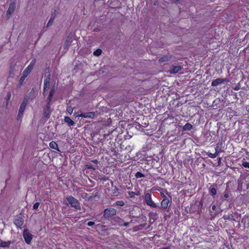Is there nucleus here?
<instances>
[{"label": "nucleus", "instance_id": "1", "mask_svg": "<svg viewBox=\"0 0 249 249\" xmlns=\"http://www.w3.org/2000/svg\"><path fill=\"white\" fill-rule=\"evenodd\" d=\"M67 200L68 203L71 205V206L72 207L75 208L77 209H80V203L78 201L74 198L72 196H70L67 197Z\"/></svg>", "mask_w": 249, "mask_h": 249}, {"label": "nucleus", "instance_id": "2", "mask_svg": "<svg viewBox=\"0 0 249 249\" xmlns=\"http://www.w3.org/2000/svg\"><path fill=\"white\" fill-rule=\"evenodd\" d=\"M116 214V211L113 208L106 209L104 211V215L105 218H108Z\"/></svg>", "mask_w": 249, "mask_h": 249}, {"label": "nucleus", "instance_id": "3", "mask_svg": "<svg viewBox=\"0 0 249 249\" xmlns=\"http://www.w3.org/2000/svg\"><path fill=\"white\" fill-rule=\"evenodd\" d=\"M23 236L26 243L29 244L32 239V235L28 230H24L23 232Z\"/></svg>", "mask_w": 249, "mask_h": 249}, {"label": "nucleus", "instance_id": "4", "mask_svg": "<svg viewBox=\"0 0 249 249\" xmlns=\"http://www.w3.org/2000/svg\"><path fill=\"white\" fill-rule=\"evenodd\" d=\"M144 198L145 201L148 205L151 207H155L156 206L154 202L152 200L151 195L150 193H146Z\"/></svg>", "mask_w": 249, "mask_h": 249}, {"label": "nucleus", "instance_id": "5", "mask_svg": "<svg viewBox=\"0 0 249 249\" xmlns=\"http://www.w3.org/2000/svg\"><path fill=\"white\" fill-rule=\"evenodd\" d=\"M36 63V59H33L29 65L25 69V70L23 71V73L29 75V74L31 72V71L33 69Z\"/></svg>", "mask_w": 249, "mask_h": 249}, {"label": "nucleus", "instance_id": "6", "mask_svg": "<svg viewBox=\"0 0 249 249\" xmlns=\"http://www.w3.org/2000/svg\"><path fill=\"white\" fill-rule=\"evenodd\" d=\"M58 11L57 10H55L52 13L50 19H49V20L47 24V27L51 26L53 24V22L55 18H56L57 15L58 14Z\"/></svg>", "mask_w": 249, "mask_h": 249}, {"label": "nucleus", "instance_id": "7", "mask_svg": "<svg viewBox=\"0 0 249 249\" xmlns=\"http://www.w3.org/2000/svg\"><path fill=\"white\" fill-rule=\"evenodd\" d=\"M16 4L15 2H12L10 4L9 8L7 11V16L9 18L15 11Z\"/></svg>", "mask_w": 249, "mask_h": 249}, {"label": "nucleus", "instance_id": "8", "mask_svg": "<svg viewBox=\"0 0 249 249\" xmlns=\"http://www.w3.org/2000/svg\"><path fill=\"white\" fill-rule=\"evenodd\" d=\"M49 102H50L48 103L46 107L44 109V116L47 119L50 118L51 113V110Z\"/></svg>", "mask_w": 249, "mask_h": 249}, {"label": "nucleus", "instance_id": "9", "mask_svg": "<svg viewBox=\"0 0 249 249\" xmlns=\"http://www.w3.org/2000/svg\"><path fill=\"white\" fill-rule=\"evenodd\" d=\"M14 224L16 225L17 228H21L23 224V219L20 217H17L14 220Z\"/></svg>", "mask_w": 249, "mask_h": 249}, {"label": "nucleus", "instance_id": "10", "mask_svg": "<svg viewBox=\"0 0 249 249\" xmlns=\"http://www.w3.org/2000/svg\"><path fill=\"white\" fill-rule=\"evenodd\" d=\"M50 78L49 77H47L44 80V89H43V94H45L46 91H47L50 87Z\"/></svg>", "mask_w": 249, "mask_h": 249}, {"label": "nucleus", "instance_id": "11", "mask_svg": "<svg viewBox=\"0 0 249 249\" xmlns=\"http://www.w3.org/2000/svg\"><path fill=\"white\" fill-rule=\"evenodd\" d=\"M26 107V103L25 101H23L20 106L18 113V118H20L22 116L23 112L25 109Z\"/></svg>", "mask_w": 249, "mask_h": 249}, {"label": "nucleus", "instance_id": "12", "mask_svg": "<svg viewBox=\"0 0 249 249\" xmlns=\"http://www.w3.org/2000/svg\"><path fill=\"white\" fill-rule=\"evenodd\" d=\"M226 81L225 79L223 78H217L212 82L211 85L213 87L217 86V85L223 83L224 82Z\"/></svg>", "mask_w": 249, "mask_h": 249}, {"label": "nucleus", "instance_id": "13", "mask_svg": "<svg viewBox=\"0 0 249 249\" xmlns=\"http://www.w3.org/2000/svg\"><path fill=\"white\" fill-rule=\"evenodd\" d=\"M182 69V67L180 66H173L170 70L169 72L170 73H176Z\"/></svg>", "mask_w": 249, "mask_h": 249}, {"label": "nucleus", "instance_id": "14", "mask_svg": "<svg viewBox=\"0 0 249 249\" xmlns=\"http://www.w3.org/2000/svg\"><path fill=\"white\" fill-rule=\"evenodd\" d=\"M72 43V38L71 37H67L64 44V47L65 49H68L69 47L71 45V43Z\"/></svg>", "mask_w": 249, "mask_h": 249}, {"label": "nucleus", "instance_id": "15", "mask_svg": "<svg viewBox=\"0 0 249 249\" xmlns=\"http://www.w3.org/2000/svg\"><path fill=\"white\" fill-rule=\"evenodd\" d=\"M169 203V199L166 198H163L161 202V206L163 209H166L168 207Z\"/></svg>", "mask_w": 249, "mask_h": 249}, {"label": "nucleus", "instance_id": "16", "mask_svg": "<svg viewBox=\"0 0 249 249\" xmlns=\"http://www.w3.org/2000/svg\"><path fill=\"white\" fill-rule=\"evenodd\" d=\"M157 190H158L160 192V196L163 198H166V195H167L168 193L166 190H164L160 188L159 189L157 188Z\"/></svg>", "mask_w": 249, "mask_h": 249}, {"label": "nucleus", "instance_id": "17", "mask_svg": "<svg viewBox=\"0 0 249 249\" xmlns=\"http://www.w3.org/2000/svg\"><path fill=\"white\" fill-rule=\"evenodd\" d=\"M65 122L68 123L70 126H72L74 125V122L69 117H65L64 118Z\"/></svg>", "mask_w": 249, "mask_h": 249}, {"label": "nucleus", "instance_id": "18", "mask_svg": "<svg viewBox=\"0 0 249 249\" xmlns=\"http://www.w3.org/2000/svg\"><path fill=\"white\" fill-rule=\"evenodd\" d=\"M193 128V125L189 123L186 124L183 127V131H189L191 130Z\"/></svg>", "mask_w": 249, "mask_h": 249}, {"label": "nucleus", "instance_id": "19", "mask_svg": "<svg viewBox=\"0 0 249 249\" xmlns=\"http://www.w3.org/2000/svg\"><path fill=\"white\" fill-rule=\"evenodd\" d=\"M170 59V57L168 55H164V56L160 58L159 60L160 62L162 63L168 61Z\"/></svg>", "mask_w": 249, "mask_h": 249}, {"label": "nucleus", "instance_id": "20", "mask_svg": "<svg viewBox=\"0 0 249 249\" xmlns=\"http://www.w3.org/2000/svg\"><path fill=\"white\" fill-rule=\"evenodd\" d=\"M54 91H55V87L53 86L52 87L50 92V94H49V97L48 98V101L49 102H50L51 99H52V98L54 93Z\"/></svg>", "mask_w": 249, "mask_h": 249}, {"label": "nucleus", "instance_id": "21", "mask_svg": "<svg viewBox=\"0 0 249 249\" xmlns=\"http://www.w3.org/2000/svg\"><path fill=\"white\" fill-rule=\"evenodd\" d=\"M49 145H50V147L51 148H53V149H55V150H58V149L57 144L55 142H54L53 141L51 142L50 143Z\"/></svg>", "mask_w": 249, "mask_h": 249}, {"label": "nucleus", "instance_id": "22", "mask_svg": "<svg viewBox=\"0 0 249 249\" xmlns=\"http://www.w3.org/2000/svg\"><path fill=\"white\" fill-rule=\"evenodd\" d=\"M10 244V242L9 241L5 242V241H0V247H8L9 246Z\"/></svg>", "mask_w": 249, "mask_h": 249}, {"label": "nucleus", "instance_id": "23", "mask_svg": "<svg viewBox=\"0 0 249 249\" xmlns=\"http://www.w3.org/2000/svg\"><path fill=\"white\" fill-rule=\"evenodd\" d=\"M223 218L225 219V220H232V221H234L235 219H234L233 218V216L232 214H230V215H224L223 216Z\"/></svg>", "mask_w": 249, "mask_h": 249}, {"label": "nucleus", "instance_id": "24", "mask_svg": "<svg viewBox=\"0 0 249 249\" xmlns=\"http://www.w3.org/2000/svg\"><path fill=\"white\" fill-rule=\"evenodd\" d=\"M28 75L24 73L23 72L22 73V76L21 77L20 80H19V83L20 85H22L23 84V83L24 82L25 78L27 77Z\"/></svg>", "mask_w": 249, "mask_h": 249}, {"label": "nucleus", "instance_id": "25", "mask_svg": "<svg viewBox=\"0 0 249 249\" xmlns=\"http://www.w3.org/2000/svg\"><path fill=\"white\" fill-rule=\"evenodd\" d=\"M86 118H93L94 116V113L93 112H89L85 113Z\"/></svg>", "mask_w": 249, "mask_h": 249}, {"label": "nucleus", "instance_id": "26", "mask_svg": "<svg viewBox=\"0 0 249 249\" xmlns=\"http://www.w3.org/2000/svg\"><path fill=\"white\" fill-rule=\"evenodd\" d=\"M209 190H210V192L211 194L213 196L216 194L217 191H216V189L215 188L210 187Z\"/></svg>", "mask_w": 249, "mask_h": 249}, {"label": "nucleus", "instance_id": "27", "mask_svg": "<svg viewBox=\"0 0 249 249\" xmlns=\"http://www.w3.org/2000/svg\"><path fill=\"white\" fill-rule=\"evenodd\" d=\"M102 52V50L98 49L93 52V54L95 56H99L101 54Z\"/></svg>", "mask_w": 249, "mask_h": 249}, {"label": "nucleus", "instance_id": "28", "mask_svg": "<svg viewBox=\"0 0 249 249\" xmlns=\"http://www.w3.org/2000/svg\"><path fill=\"white\" fill-rule=\"evenodd\" d=\"M209 157L211 158H215L217 156V153H214L213 154H212L211 153H208L207 154Z\"/></svg>", "mask_w": 249, "mask_h": 249}, {"label": "nucleus", "instance_id": "29", "mask_svg": "<svg viewBox=\"0 0 249 249\" xmlns=\"http://www.w3.org/2000/svg\"><path fill=\"white\" fill-rule=\"evenodd\" d=\"M73 108L71 107H68L67 108V111L70 114H71L73 112Z\"/></svg>", "mask_w": 249, "mask_h": 249}, {"label": "nucleus", "instance_id": "30", "mask_svg": "<svg viewBox=\"0 0 249 249\" xmlns=\"http://www.w3.org/2000/svg\"><path fill=\"white\" fill-rule=\"evenodd\" d=\"M242 164L244 167L249 168V162L243 161Z\"/></svg>", "mask_w": 249, "mask_h": 249}, {"label": "nucleus", "instance_id": "31", "mask_svg": "<svg viewBox=\"0 0 249 249\" xmlns=\"http://www.w3.org/2000/svg\"><path fill=\"white\" fill-rule=\"evenodd\" d=\"M39 202H36L35 203L34 205H33V209L34 210H36L38 209V207H39Z\"/></svg>", "mask_w": 249, "mask_h": 249}, {"label": "nucleus", "instance_id": "32", "mask_svg": "<svg viewBox=\"0 0 249 249\" xmlns=\"http://www.w3.org/2000/svg\"><path fill=\"white\" fill-rule=\"evenodd\" d=\"M116 204L118 206H122L124 205V203L123 201H118L116 202Z\"/></svg>", "mask_w": 249, "mask_h": 249}, {"label": "nucleus", "instance_id": "33", "mask_svg": "<svg viewBox=\"0 0 249 249\" xmlns=\"http://www.w3.org/2000/svg\"><path fill=\"white\" fill-rule=\"evenodd\" d=\"M136 177L137 178H141V177H143V175L140 172H137L136 174Z\"/></svg>", "mask_w": 249, "mask_h": 249}, {"label": "nucleus", "instance_id": "34", "mask_svg": "<svg viewBox=\"0 0 249 249\" xmlns=\"http://www.w3.org/2000/svg\"><path fill=\"white\" fill-rule=\"evenodd\" d=\"M240 89V85L239 83H238L234 88L233 89L235 90H238Z\"/></svg>", "mask_w": 249, "mask_h": 249}, {"label": "nucleus", "instance_id": "35", "mask_svg": "<svg viewBox=\"0 0 249 249\" xmlns=\"http://www.w3.org/2000/svg\"><path fill=\"white\" fill-rule=\"evenodd\" d=\"M86 168L88 169H91L93 170H95V168L92 167L91 165H86Z\"/></svg>", "mask_w": 249, "mask_h": 249}, {"label": "nucleus", "instance_id": "36", "mask_svg": "<svg viewBox=\"0 0 249 249\" xmlns=\"http://www.w3.org/2000/svg\"><path fill=\"white\" fill-rule=\"evenodd\" d=\"M87 225H88L89 226H93V225H94V222H92V221H89V222L87 223Z\"/></svg>", "mask_w": 249, "mask_h": 249}, {"label": "nucleus", "instance_id": "37", "mask_svg": "<svg viewBox=\"0 0 249 249\" xmlns=\"http://www.w3.org/2000/svg\"><path fill=\"white\" fill-rule=\"evenodd\" d=\"M219 146H218L215 148V153H217V155H218V153H219Z\"/></svg>", "mask_w": 249, "mask_h": 249}, {"label": "nucleus", "instance_id": "38", "mask_svg": "<svg viewBox=\"0 0 249 249\" xmlns=\"http://www.w3.org/2000/svg\"><path fill=\"white\" fill-rule=\"evenodd\" d=\"M79 116L86 118V114L85 113H81L80 114H79Z\"/></svg>", "mask_w": 249, "mask_h": 249}, {"label": "nucleus", "instance_id": "39", "mask_svg": "<svg viewBox=\"0 0 249 249\" xmlns=\"http://www.w3.org/2000/svg\"><path fill=\"white\" fill-rule=\"evenodd\" d=\"M129 225L128 222H125L123 224V226L125 227H127Z\"/></svg>", "mask_w": 249, "mask_h": 249}, {"label": "nucleus", "instance_id": "40", "mask_svg": "<svg viewBox=\"0 0 249 249\" xmlns=\"http://www.w3.org/2000/svg\"><path fill=\"white\" fill-rule=\"evenodd\" d=\"M224 196L225 198H227L229 197V195L228 194V193H225Z\"/></svg>", "mask_w": 249, "mask_h": 249}, {"label": "nucleus", "instance_id": "41", "mask_svg": "<svg viewBox=\"0 0 249 249\" xmlns=\"http://www.w3.org/2000/svg\"><path fill=\"white\" fill-rule=\"evenodd\" d=\"M92 161L93 162L95 163H98V161L96 160H92Z\"/></svg>", "mask_w": 249, "mask_h": 249}, {"label": "nucleus", "instance_id": "42", "mask_svg": "<svg viewBox=\"0 0 249 249\" xmlns=\"http://www.w3.org/2000/svg\"><path fill=\"white\" fill-rule=\"evenodd\" d=\"M74 115L75 117L79 116V114H77V113H75L74 114Z\"/></svg>", "mask_w": 249, "mask_h": 249}, {"label": "nucleus", "instance_id": "43", "mask_svg": "<svg viewBox=\"0 0 249 249\" xmlns=\"http://www.w3.org/2000/svg\"><path fill=\"white\" fill-rule=\"evenodd\" d=\"M215 208H216V207H215V205H213V206H212V209H213V210H215Z\"/></svg>", "mask_w": 249, "mask_h": 249}, {"label": "nucleus", "instance_id": "44", "mask_svg": "<svg viewBox=\"0 0 249 249\" xmlns=\"http://www.w3.org/2000/svg\"><path fill=\"white\" fill-rule=\"evenodd\" d=\"M10 97H11V94L9 93V95H8V100L10 98Z\"/></svg>", "mask_w": 249, "mask_h": 249}, {"label": "nucleus", "instance_id": "45", "mask_svg": "<svg viewBox=\"0 0 249 249\" xmlns=\"http://www.w3.org/2000/svg\"><path fill=\"white\" fill-rule=\"evenodd\" d=\"M175 1H179L180 0H174Z\"/></svg>", "mask_w": 249, "mask_h": 249}, {"label": "nucleus", "instance_id": "46", "mask_svg": "<svg viewBox=\"0 0 249 249\" xmlns=\"http://www.w3.org/2000/svg\"><path fill=\"white\" fill-rule=\"evenodd\" d=\"M248 112H249V109L248 110Z\"/></svg>", "mask_w": 249, "mask_h": 249}]
</instances>
